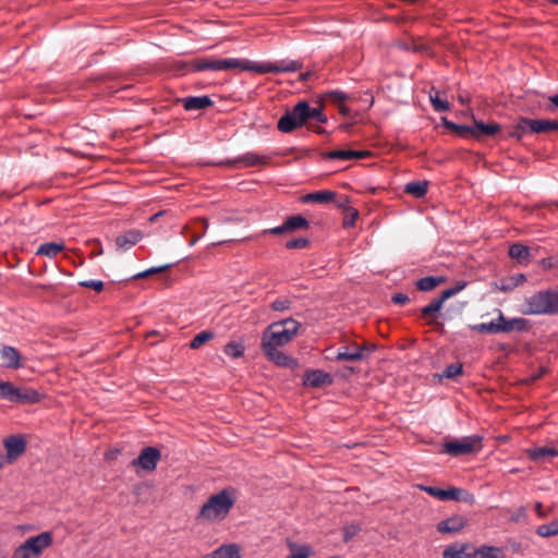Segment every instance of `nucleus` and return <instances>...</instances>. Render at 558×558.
<instances>
[{"instance_id":"f257e3e1","label":"nucleus","mask_w":558,"mask_h":558,"mask_svg":"<svg viewBox=\"0 0 558 558\" xmlns=\"http://www.w3.org/2000/svg\"><path fill=\"white\" fill-rule=\"evenodd\" d=\"M301 324L287 318L270 324L263 332L260 349L268 361L281 367L296 368L298 361L279 350L288 344L298 333Z\"/></svg>"},{"instance_id":"f03ea898","label":"nucleus","mask_w":558,"mask_h":558,"mask_svg":"<svg viewBox=\"0 0 558 558\" xmlns=\"http://www.w3.org/2000/svg\"><path fill=\"white\" fill-rule=\"evenodd\" d=\"M302 68L299 61H280L258 63L247 59L228 58L218 59V71L240 69L242 71H251L258 74L266 73H293Z\"/></svg>"},{"instance_id":"7ed1b4c3","label":"nucleus","mask_w":558,"mask_h":558,"mask_svg":"<svg viewBox=\"0 0 558 558\" xmlns=\"http://www.w3.org/2000/svg\"><path fill=\"white\" fill-rule=\"evenodd\" d=\"M235 499L232 492L222 489L216 495L210 496L201 507L198 519L215 521L227 517L233 507Z\"/></svg>"},{"instance_id":"20e7f679","label":"nucleus","mask_w":558,"mask_h":558,"mask_svg":"<svg viewBox=\"0 0 558 558\" xmlns=\"http://www.w3.org/2000/svg\"><path fill=\"white\" fill-rule=\"evenodd\" d=\"M483 439L478 434L454 438L444 442L440 452L454 458L477 453L483 449Z\"/></svg>"},{"instance_id":"39448f33","label":"nucleus","mask_w":558,"mask_h":558,"mask_svg":"<svg viewBox=\"0 0 558 558\" xmlns=\"http://www.w3.org/2000/svg\"><path fill=\"white\" fill-rule=\"evenodd\" d=\"M311 120V106L306 100L299 101L278 120L277 128L282 133H291Z\"/></svg>"},{"instance_id":"423d86ee","label":"nucleus","mask_w":558,"mask_h":558,"mask_svg":"<svg viewBox=\"0 0 558 558\" xmlns=\"http://www.w3.org/2000/svg\"><path fill=\"white\" fill-rule=\"evenodd\" d=\"M527 306L525 314L558 313V288L535 293L527 300Z\"/></svg>"},{"instance_id":"0eeeda50","label":"nucleus","mask_w":558,"mask_h":558,"mask_svg":"<svg viewBox=\"0 0 558 558\" xmlns=\"http://www.w3.org/2000/svg\"><path fill=\"white\" fill-rule=\"evenodd\" d=\"M417 487L420 488V490L425 492L428 495L441 501L454 500L463 501L466 504H473L475 500L473 494L459 487H449L448 489L427 485H418Z\"/></svg>"},{"instance_id":"6e6552de","label":"nucleus","mask_w":558,"mask_h":558,"mask_svg":"<svg viewBox=\"0 0 558 558\" xmlns=\"http://www.w3.org/2000/svg\"><path fill=\"white\" fill-rule=\"evenodd\" d=\"M161 459V452L156 447H144L137 458L132 460L131 465L135 469H141L146 472H153L156 470Z\"/></svg>"},{"instance_id":"1a4fd4ad","label":"nucleus","mask_w":558,"mask_h":558,"mask_svg":"<svg viewBox=\"0 0 558 558\" xmlns=\"http://www.w3.org/2000/svg\"><path fill=\"white\" fill-rule=\"evenodd\" d=\"M268 159L269 158L267 156L258 155L253 151H247L243 155L238 156L234 159L221 160L218 162H213L211 165L229 166V167H234V168H238V167L247 168V167L265 165V163H267Z\"/></svg>"},{"instance_id":"9d476101","label":"nucleus","mask_w":558,"mask_h":558,"mask_svg":"<svg viewBox=\"0 0 558 558\" xmlns=\"http://www.w3.org/2000/svg\"><path fill=\"white\" fill-rule=\"evenodd\" d=\"M3 446L7 454L4 463H13L26 450V440L22 436L11 435L3 439Z\"/></svg>"},{"instance_id":"9b49d317","label":"nucleus","mask_w":558,"mask_h":558,"mask_svg":"<svg viewBox=\"0 0 558 558\" xmlns=\"http://www.w3.org/2000/svg\"><path fill=\"white\" fill-rule=\"evenodd\" d=\"M469 524V519L462 514H452L451 517L439 521L436 530L440 534H459Z\"/></svg>"},{"instance_id":"f8f14e48","label":"nucleus","mask_w":558,"mask_h":558,"mask_svg":"<svg viewBox=\"0 0 558 558\" xmlns=\"http://www.w3.org/2000/svg\"><path fill=\"white\" fill-rule=\"evenodd\" d=\"M333 383L331 374L323 369H307L303 375V385L312 388H323Z\"/></svg>"},{"instance_id":"ddd939ff","label":"nucleus","mask_w":558,"mask_h":558,"mask_svg":"<svg viewBox=\"0 0 558 558\" xmlns=\"http://www.w3.org/2000/svg\"><path fill=\"white\" fill-rule=\"evenodd\" d=\"M52 543V533L51 532H43L36 536L28 537L23 544L26 546L28 550L40 557L43 550L49 547Z\"/></svg>"},{"instance_id":"4468645a","label":"nucleus","mask_w":558,"mask_h":558,"mask_svg":"<svg viewBox=\"0 0 558 558\" xmlns=\"http://www.w3.org/2000/svg\"><path fill=\"white\" fill-rule=\"evenodd\" d=\"M2 366L9 369H20L23 367L20 352L12 345L2 344L0 348Z\"/></svg>"},{"instance_id":"2eb2a0df","label":"nucleus","mask_w":558,"mask_h":558,"mask_svg":"<svg viewBox=\"0 0 558 558\" xmlns=\"http://www.w3.org/2000/svg\"><path fill=\"white\" fill-rule=\"evenodd\" d=\"M376 347L374 344L372 345H362L355 348L353 351L350 350L349 347H341L338 350L336 360L341 361H361L366 357L365 352L371 353L375 351Z\"/></svg>"},{"instance_id":"dca6fc26","label":"nucleus","mask_w":558,"mask_h":558,"mask_svg":"<svg viewBox=\"0 0 558 558\" xmlns=\"http://www.w3.org/2000/svg\"><path fill=\"white\" fill-rule=\"evenodd\" d=\"M44 398L43 393L33 388L20 389L14 386V393L12 402L21 404H35L39 403Z\"/></svg>"},{"instance_id":"f3484780","label":"nucleus","mask_w":558,"mask_h":558,"mask_svg":"<svg viewBox=\"0 0 558 558\" xmlns=\"http://www.w3.org/2000/svg\"><path fill=\"white\" fill-rule=\"evenodd\" d=\"M525 126L529 128L531 133H549L558 131V120H545V119H526Z\"/></svg>"},{"instance_id":"a211bd4d","label":"nucleus","mask_w":558,"mask_h":558,"mask_svg":"<svg viewBox=\"0 0 558 558\" xmlns=\"http://www.w3.org/2000/svg\"><path fill=\"white\" fill-rule=\"evenodd\" d=\"M183 108L187 111L203 110L214 105L209 96H189L181 99Z\"/></svg>"},{"instance_id":"6ab92c4d","label":"nucleus","mask_w":558,"mask_h":558,"mask_svg":"<svg viewBox=\"0 0 558 558\" xmlns=\"http://www.w3.org/2000/svg\"><path fill=\"white\" fill-rule=\"evenodd\" d=\"M500 131L498 123H484L483 121L474 120L473 124V138L483 140L495 135Z\"/></svg>"},{"instance_id":"aec40b11","label":"nucleus","mask_w":558,"mask_h":558,"mask_svg":"<svg viewBox=\"0 0 558 558\" xmlns=\"http://www.w3.org/2000/svg\"><path fill=\"white\" fill-rule=\"evenodd\" d=\"M143 238V233L140 230H129L123 234L116 238V244L121 250H129L138 243Z\"/></svg>"},{"instance_id":"412c9836","label":"nucleus","mask_w":558,"mask_h":558,"mask_svg":"<svg viewBox=\"0 0 558 558\" xmlns=\"http://www.w3.org/2000/svg\"><path fill=\"white\" fill-rule=\"evenodd\" d=\"M471 548L470 544H458L453 543L449 546H447L442 553V558H470L471 551L469 549Z\"/></svg>"},{"instance_id":"4be33fe9","label":"nucleus","mask_w":558,"mask_h":558,"mask_svg":"<svg viewBox=\"0 0 558 558\" xmlns=\"http://www.w3.org/2000/svg\"><path fill=\"white\" fill-rule=\"evenodd\" d=\"M529 458L533 461H550L551 458L558 456V450L553 447H538L534 449H529L526 451Z\"/></svg>"},{"instance_id":"5701e85b","label":"nucleus","mask_w":558,"mask_h":558,"mask_svg":"<svg viewBox=\"0 0 558 558\" xmlns=\"http://www.w3.org/2000/svg\"><path fill=\"white\" fill-rule=\"evenodd\" d=\"M336 197V192L329 190H320L313 193L305 194L302 196L303 203H328L333 201Z\"/></svg>"},{"instance_id":"b1692460","label":"nucleus","mask_w":558,"mask_h":558,"mask_svg":"<svg viewBox=\"0 0 558 558\" xmlns=\"http://www.w3.org/2000/svg\"><path fill=\"white\" fill-rule=\"evenodd\" d=\"M203 558H241L239 547L234 544L222 545L215 549L211 555Z\"/></svg>"},{"instance_id":"393cba45","label":"nucleus","mask_w":558,"mask_h":558,"mask_svg":"<svg viewBox=\"0 0 558 558\" xmlns=\"http://www.w3.org/2000/svg\"><path fill=\"white\" fill-rule=\"evenodd\" d=\"M502 551L496 546H481L471 551L470 558H501Z\"/></svg>"},{"instance_id":"a878e982","label":"nucleus","mask_w":558,"mask_h":558,"mask_svg":"<svg viewBox=\"0 0 558 558\" xmlns=\"http://www.w3.org/2000/svg\"><path fill=\"white\" fill-rule=\"evenodd\" d=\"M284 222H286L288 232H294L296 230H308L310 226H311L310 221L301 215L289 216V217H287Z\"/></svg>"},{"instance_id":"bb28decb","label":"nucleus","mask_w":558,"mask_h":558,"mask_svg":"<svg viewBox=\"0 0 558 558\" xmlns=\"http://www.w3.org/2000/svg\"><path fill=\"white\" fill-rule=\"evenodd\" d=\"M521 281H523V274H517L501 278L498 283H496V287L500 291L508 292L518 287Z\"/></svg>"},{"instance_id":"cd10ccee","label":"nucleus","mask_w":558,"mask_h":558,"mask_svg":"<svg viewBox=\"0 0 558 558\" xmlns=\"http://www.w3.org/2000/svg\"><path fill=\"white\" fill-rule=\"evenodd\" d=\"M428 189V182L427 181H411L405 184L404 192L409 193L416 198H421L425 196Z\"/></svg>"},{"instance_id":"c85d7f7f","label":"nucleus","mask_w":558,"mask_h":558,"mask_svg":"<svg viewBox=\"0 0 558 558\" xmlns=\"http://www.w3.org/2000/svg\"><path fill=\"white\" fill-rule=\"evenodd\" d=\"M64 248L63 243L57 242H46L38 246L36 254L44 255L48 257H54L58 253H60Z\"/></svg>"},{"instance_id":"c756f323","label":"nucleus","mask_w":558,"mask_h":558,"mask_svg":"<svg viewBox=\"0 0 558 558\" xmlns=\"http://www.w3.org/2000/svg\"><path fill=\"white\" fill-rule=\"evenodd\" d=\"M445 301H447L446 298L444 296L442 293H440V295L433 299L427 305L421 308V315L423 317H428L432 316L433 314L438 313L441 310Z\"/></svg>"},{"instance_id":"7c9ffc66","label":"nucleus","mask_w":558,"mask_h":558,"mask_svg":"<svg viewBox=\"0 0 558 558\" xmlns=\"http://www.w3.org/2000/svg\"><path fill=\"white\" fill-rule=\"evenodd\" d=\"M499 323V332H508L511 331L513 328H517L518 330H523V318L518 317L512 320H507L502 315H500L497 319Z\"/></svg>"},{"instance_id":"2f4dec72","label":"nucleus","mask_w":558,"mask_h":558,"mask_svg":"<svg viewBox=\"0 0 558 558\" xmlns=\"http://www.w3.org/2000/svg\"><path fill=\"white\" fill-rule=\"evenodd\" d=\"M445 280L444 277L427 276L418 279L416 287L421 291H430Z\"/></svg>"},{"instance_id":"473e14b6","label":"nucleus","mask_w":558,"mask_h":558,"mask_svg":"<svg viewBox=\"0 0 558 558\" xmlns=\"http://www.w3.org/2000/svg\"><path fill=\"white\" fill-rule=\"evenodd\" d=\"M244 351L245 347L242 342L231 341L223 347V353L232 359L241 357Z\"/></svg>"},{"instance_id":"72a5a7b5","label":"nucleus","mask_w":558,"mask_h":558,"mask_svg":"<svg viewBox=\"0 0 558 558\" xmlns=\"http://www.w3.org/2000/svg\"><path fill=\"white\" fill-rule=\"evenodd\" d=\"M292 553L287 558H308L313 554V549L308 545L289 544Z\"/></svg>"},{"instance_id":"f704fd0d","label":"nucleus","mask_w":558,"mask_h":558,"mask_svg":"<svg viewBox=\"0 0 558 558\" xmlns=\"http://www.w3.org/2000/svg\"><path fill=\"white\" fill-rule=\"evenodd\" d=\"M215 337V333L210 330H204L197 333L190 342V348L193 350L199 349L203 344L208 342Z\"/></svg>"},{"instance_id":"c9c22d12","label":"nucleus","mask_w":558,"mask_h":558,"mask_svg":"<svg viewBox=\"0 0 558 558\" xmlns=\"http://www.w3.org/2000/svg\"><path fill=\"white\" fill-rule=\"evenodd\" d=\"M536 534L542 537H550L558 535V520H554L547 524L539 525Z\"/></svg>"},{"instance_id":"e433bc0d","label":"nucleus","mask_w":558,"mask_h":558,"mask_svg":"<svg viewBox=\"0 0 558 558\" xmlns=\"http://www.w3.org/2000/svg\"><path fill=\"white\" fill-rule=\"evenodd\" d=\"M322 158L327 159H339V160H349L352 159V149H340L326 151L322 154Z\"/></svg>"},{"instance_id":"4c0bfd02","label":"nucleus","mask_w":558,"mask_h":558,"mask_svg":"<svg viewBox=\"0 0 558 558\" xmlns=\"http://www.w3.org/2000/svg\"><path fill=\"white\" fill-rule=\"evenodd\" d=\"M343 214L342 226L344 228L353 227L359 217V211L354 207L348 205L344 207Z\"/></svg>"},{"instance_id":"58836bf2","label":"nucleus","mask_w":558,"mask_h":558,"mask_svg":"<svg viewBox=\"0 0 558 558\" xmlns=\"http://www.w3.org/2000/svg\"><path fill=\"white\" fill-rule=\"evenodd\" d=\"M195 69L197 71H218V59L216 60H213V59H207V58H204V59H198L196 62H195Z\"/></svg>"},{"instance_id":"ea45409f","label":"nucleus","mask_w":558,"mask_h":558,"mask_svg":"<svg viewBox=\"0 0 558 558\" xmlns=\"http://www.w3.org/2000/svg\"><path fill=\"white\" fill-rule=\"evenodd\" d=\"M463 371V366L461 363H452L446 366L440 378H453L458 375H461Z\"/></svg>"},{"instance_id":"a19ab883","label":"nucleus","mask_w":558,"mask_h":558,"mask_svg":"<svg viewBox=\"0 0 558 558\" xmlns=\"http://www.w3.org/2000/svg\"><path fill=\"white\" fill-rule=\"evenodd\" d=\"M173 266V264H165V265H161V266H155V267H150L144 271H141L136 275H134L132 278L133 279H140V278H145L147 276H150V275H155V274H159V272H162L169 268H171Z\"/></svg>"},{"instance_id":"79ce46f5","label":"nucleus","mask_w":558,"mask_h":558,"mask_svg":"<svg viewBox=\"0 0 558 558\" xmlns=\"http://www.w3.org/2000/svg\"><path fill=\"white\" fill-rule=\"evenodd\" d=\"M14 393V385L10 381H0V400L12 402Z\"/></svg>"},{"instance_id":"37998d69","label":"nucleus","mask_w":558,"mask_h":558,"mask_svg":"<svg viewBox=\"0 0 558 558\" xmlns=\"http://www.w3.org/2000/svg\"><path fill=\"white\" fill-rule=\"evenodd\" d=\"M476 330L481 332L487 333H498L499 332V323L496 320H492L489 323H481L474 327Z\"/></svg>"},{"instance_id":"c03bdc74","label":"nucleus","mask_w":558,"mask_h":558,"mask_svg":"<svg viewBox=\"0 0 558 558\" xmlns=\"http://www.w3.org/2000/svg\"><path fill=\"white\" fill-rule=\"evenodd\" d=\"M430 102L433 105V108L437 112H444V111L449 110V108H450L449 102L447 100L440 99V97L438 96V93H436L435 96L430 94Z\"/></svg>"},{"instance_id":"a18cd8bd","label":"nucleus","mask_w":558,"mask_h":558,"mask_svg":"<svg viewBox=\"0 0 558 558\" xmlns=\"http://www.w3.org/2000/svg\"><path fill=\"white\" fill-rule=\"evenodd\" d=\"M310 245V241L306 238H296L289 240L286 243V248L288 250H299V248H305Z\"/></svg>"},{"instance_id":"49530a36","label":"nucleus","mask_w":558,"mask_h":558,"mask_svg":"<svg viewBox=\"0 0 558 558\" xmlns=\"http://www.w3.org/2000/svg\"><path fill=\"white\" fill-rule=\"evenodd\" d=\"M466 284H468L466 281H463V280L457 281L453 287L444 290L441 293L444 294L446 300H448L451 296L461 292L466 287Z\"/></svg>"},{"instance_id":"de8ad7c7","label":"nucleus","mask_w":558,"mask_h":558,"mask_svg":"<svg viewBox=\"0 0 558 558\" xmlns=\"http://www.w3.org/2000/svg\"><path fill=\"white\" fill-rule=\"evenodd\" d=\"M12 558H39L36 555H33L31 550L26 548L24 544L20 545L13 551Z\"/></svg>"},{"instance_id":"09e8293b","label":"nucleus","mask_w":558,"mask_h":558,"mask_svg":"<svg viewBox=\"0 0 558 558\" xmlns=\"http://www.w3.org/2000/svg\"><path fill=\"white\" fill-rule=\"evenodd\" d=\"M291 306V301L288 299H276L271 302L270 307L274 311L282 312L289 310Z\"/></svg>"},{"instance_id":"8fccbe9b","label":"nucleus","mask_w":558,"mask_h":558,"mask_svg":"<svg viewBox=\"0 0 558 558\" xmlns=\"http://www.w3.org/2000/svg\"><path fill=\"white\" fill-rule=\"evenodd\" d=\"M78 286L94 289L97 292H100L104 289V282L101 280H84L80 281Z\"/></svg>"},{"instance_id":"3c124183","label":"nucleus","mask_w":558,"mask_h":558,"mask_svg":"<svg viewBox=\"0 0 558 558\" xmlns=\"http://www.w3.org/2000/svg\"><path fill=\"white\" fill-rule=\"evenodd\" d=\"M327 97L338 102H343L349 99V95L342 90H330L327 93Z\"/></svg>"},{"instance_id":"603ef678","label":"nucleus","mask_w":558,"mask_h":558,"mask_svg":"<svg viewBox=\"0 0 558 558\" xmlns=\"http://www.w3.org/2000/svg\"><path fill=\"white\" fill-rule=\"evenodd\" d=\"M311 119L318 121L319 123L327 122V116L324 113L322 107L312 108L311 107Z\"/></svg>"},{"instance_id":"864d4df0","label":"nucleus","mask_w":558,"mask_h":558,"mask_svg":"<svg viewBox=\"0 0 558 558\" xmlns=\"http://www.w3.org/2000/svg\"><path fill=\"white\" fill-rule=\"evenodd\" d=\"M360 532L359 525H350L343 529V541L347 543Z\"/></svg>"},{"instance_id":"5fc2aeb1","label":"nucleus","mask_w":558,"mask_h":558,"mask_svg":"<svg viewBox=\"0 0 558 558\" xmlns=\"http://www.w3.org/2000/svg\"><path fill=\"white\" fill-rule=\"evenodd\" d=\"M509 255L515 258L523 257V243L518 242L511 245L509 248Z\"/></svg>"},{"instance_id":"6e6d98bb","label":"nucleus","mask_w":558,"mask_h":558,"mask_svg":"<svg viewBox=\"0 0 558 558\" xmlns=\"http://www.w3.org/2000/svg\"><path fill=\"white\" fill-rule=\"evenodd\" d=\"M461 137H472L473 138V125L460 124L459 131L457 133Z\"/></svg>"},{"instance_id":"4d7b16f0","label":"nucleus","mask_w":558,"mask_h":558,"mask_svg":"<svg viewBox=\"0 0 558 558\" xmlns=\"http://www.w3.org/2000/svg\"><path fill=\"white\" fill-rule=\"evenodd\" d=\"M263 232L264 233H269V234H276V235L283 234V233H289L288 229H287V226H286V222H283L280 226H277V227H274V228H270V229H266Z\"/></svg>"},{"instance_id":"13d9d810","label":"nucleus","mask_w":558,"mask_h":558,"mask_svg":"<svg viewBox=\"0 0 558 558\" xmlns=\"http://www.w3.org/2000/svg\"><path fill=\"white\" fill-rule=\"evenodd\" d=\"M391 301L395 304L404 305V304L410 302V298L407 294H404V293H395L391 296Z\"/></svg>"},{"instance_id":"bf43d9fd","label":"nucleus","mask_w":558,"mask_h":558,"mask_svg":"<svg viewBox=\"0 0 558 558\" xmlns=\"http://www.w3.org/2000/svg\"><path fill=\"white\" fill-rule=\"evenodd\" d=\"M441 123H442V125H444L446 129L451 130V131H453V132L458 133V131H459V125H460V124H457V123H454V122H452V121L448 120L446 117H442V118H441Z\"/></svg>"},{"instance_id":"052dcab7","label":"nucleus","mask_w":558,"mask_h":558,"mask_svg":"<svg viewBox=\"0 0 558 558\" xmlns=\"http://www.w3.org/2000/svg\"><path fill=\"white\" fill-rule=\"evenodd\" d=\"M441 123H442V125H444L446 129L451 130V131H453V132L458 133V131H459V125H460V124H457V123H454V122H452V121L448 120L446 117H442V118H441Z\"/></svg>"},{"instance_id":"680f3d73","label":"nucleus","mask_w":558,"mask_h":558,"mask_svg":"<svg viewBox=\"0 0 558 558\" xmlns=\"http://www.w3.org/2000/svg\"><path fill=\"white\" fill-rule=\"evenodd\" d=\"M541 264H542V266H543L544 268H546V269H550V268L556 267V265H557L558 263H557V260H556V259H554V258H550V257H549V258H543V259L541 260Z\"/></svg>"},{"instance_id":"e2e57ef3","label":"nucleus","mask_w":558,"mask_h":558,"mask_svg":"<svg viewBox=\"0 0 558 558\" xmlns=\"http://www.w3.org/2000/svg\"><path fill=\"white\" fill-rule=\"evenodd\" d=\"M369 155V151L367 150H353L352 149V159L355 158V159H362V158H365Z\"/></svg>"},{"instance_id":"0e129e2a","label":"nucleus","mask_w":558,"mask_h":558,"mask_svg":"<svg viewBox=\"0 0 558 558\" xmlns=\"http://www.w3.org/2000/svg\"><path fill=\"white\" fill-rule=\"evenodd\" d=\"M550 105L547 107L548 111H553V107L558 108V94L549 96Z\"/></svg>"},{"instance_id":"69168bd1","label":"nucleus","mask_w":558,"mask_h":558,"mask_svg":"<svg viewBox=\"0 0 558 558\" xmlns=\"http://www.w3.org/2000/svg\"><path fill=\"white\" fill-rule=\"evenodd\" d=\"M542 376V372L537 373V374H533L529 377L525 376V384L530 380V381H535L536 379H538L539 377Z\"/></svg>"},{"instance_id":"338daca9","label":"nucleus","mask_w":558,"mask_h":558,"mask_svg":"<svg viewBox=\"0 0 558 558\" xmlns=\"http://www.w3.org/2000/svg\"><path fill=\"white\" fill-rule=\"evenodd\" d=\"M117 453H119V450H114V451L106 452V453H105V458H106V459H111V458H113Z\"/></svg>"},{"instance_id":"774afa93","label":"nucleus","mask_w":558,"mask_h":558,"mask_svg":"<svg viewBox=\"0 0 558 558\" xmlns=\"http://www.w3.org/2000/svg\"><path fill=\"white\" fill-rule=\"evenodd\" d=\"M162 214H163L162 211H159V213H157V214L153 215V216H151V218H150V220H151V221H156V220L158 219V217H159V216H161Z\"/></svg>"}]
</instances>
